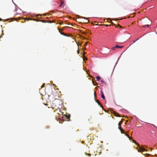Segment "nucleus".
Listing matches in <instances>:
<instances>
[{"mask_svg": "<svg viewBox=\"0 0 157 157\" xmlns=\"http://www.w3.org/2000/svg\"><path fill=\"white\" fill-rule=\"evenodd\" d=\"M46 16V15L43 16L42 15H40L39 14H38L36 15V17L37 18H39V19H40V18L48 19V18H51V17L49 16H50V15H48V16L46 17L45 18H44V17H42V16Z\"/></svg>", "mask_w": 157, "mask_h": 157, "instance_id": "nucleus-1", "label": "nucleus"}, {"mask_svg": "<svg viewBox=\"0 0 157 157\" xmlns=\"http://www.w3.org/2000/svg\"><path fill=\"white\" fill-rule=\"evenodd\" d=\"M36 21H40L43 23L48 22V23H52L54 22V21H51V20H47L48 21H47V20H36Z\"/></svg>", "mask_w": 157, "mask_h": 157, "instance_id": "nucleus-2", "label": "nucleus"}, {"mask_svg": "<svg viewBox=\"0 0 157 157\" xmlns=\"http://www.w3.org/2000/svg\"><path fill=\"white\" fill-rule=\"evenodd\" d=\"M138 151L139 152H141V151H147V150L144 148L140 147H139V149H138Z\"/></svg>", "mask_w": 157, "mask_h": 157, "instance_id": "nucleus-3", "label": "nucleus"}, {"mask_svg": "<svg viewBox=\"0 0 157 157\" xmlns=\"http://www.w3.org/2000/svg\"><path fill=\"white\" fill-rule=\"evenodd\" d=\"M123 119H121V120L119 123L118 124V129L121 128V125L123 123Z\"/></svg>", "mask_w": 157, "mask_h": 157, "instance_id": "nucleus-4", "label": "nucleus"}, {"mask_svg": "<svg viewBox=\"0 0 157 157\" xmlns=\"http://www.w3.org/2000/svg\"><path fill=\"white\" fill-rule=\"evenodd\" d=\"M123 47V46H119L118 45H116L115 47H113L112 48V49L113 50H114L115 48H122Z\"/></svg>", "mask_w": 157, "mask_h": 157, "instance_id": "nucleus-5", "label": "nucleus"}, {"mask_svg": "<svg viewBox=\"0 0 157 157\" xmlns=\"http://www.w3.org/2000/svg\"><path fill=\"white\" fill-rule=\"evenodd\" d=\"M95 101L98 103V105L101 106V107H103L102 105H101V103L98 100H95Z\"/></svg>", "mask_w": 157, "mask_h": 157, "instance_id": "nucleus-6", "label": "nucleus"}, {"mask_svg": "<svg viewBox=\"0 0 157 157\" xmlns=\"http://www.w3.org/2000/svg\"><path fill=\"white\" fill-rule=\"evenodd\" d=\"M66 118L67 121H69L70 120V115H66Z\"/></svg>", "mask_w": 157, "mask_h": 157, "instance_id": "nucleus-7", "label": "nucleus"}, {"mask_svg": "<svg viewBox=\"0 0 157 157\" xmlns=\"http://www.w3.org/2000/svg\"><path fill=\"white\" fill-rule=\"evenodd\" d=\"M22 18H21V17H19V19H17V18H7L6 20H21V19Z\"/></svg>", "mask_w": 157, "mask_h": 157, "instance_id": "nucleus-8", "label": "nucleus"}, {"mask_svg": "<svg viewBox=\"0 0 157 157\" xmlns=\"http://www.w3.org/2000/svg\"><path fill=\"white\" fill-rule=\"evenodd\" d=\"M151 22H150L149 23V24L150 25L148 24V25H144L143 26V27H144V28H145L146 26L148 28L149 27L150 25H151Z\"/></svg>", "mask_w": 157, "mask_h": 157, "instance_id": "nucleus-9", "label": "nucleus"}, {"mask_svg": "<svg viewBox=\"0 0 157 157\" xmlns=\"http://www.w3.org/2000/svg\"><path fill=\"white\" fill-rule=\"evenodd\" d=\"M113 114L116 117H120L119 114L115 112H113Z\"/></svg>", "mask_w": 157, "mask_h": 157, "instance_id": "nucleus-10", "label": "nucleus"}, {"mask_svg": "<svg viewBox=\"0 0 157 157\" xmlns=\"http://www.w3.org/2000/svg\"><path fill=\"white\" fill-rule=\"evenodd\" d=\"M59 32L60 33V34H61L63 35H64L65 36H67V34H65V33H62V32H61V30H60V29H59Z\"/></svg>", "mask_w": 157, "mask_h": 157, "instance_id": "nucleus-11", "label": "nucleus"}, {"mask_svg": "<svg viewBox=\"0 0 157 157\" xmlns=\"http://www.w3.org/2000/svg\"><path fill=\"white\" fill-rule=\"evenodd\" d=\"M77 18H78V19H80V18H84V19H86V18L84 17H80L79 16H77L76 17V19H77Z\"/></svg>", "mask_w": 157, "mask_h": 157, "instance_id": "nucleus-12", "label": "nucleus"}, {"mask_svg": "<svg viewBox=\"0 0 157 157\" xmlns=\"http://www.w3.org/2000/svg\"><path fill=\"white\" fill-rule=\"evenodd\" d=\"M101 98L104 99H105V97L104 96V95L103 94V93L102 91H101Z\"/></svg>", "mask_w": 157, "mask_h": 157, "instance_id": "nucleus-13", "label": "nucleus"}, {"mask_svg": "<svg viewBox=\"0 0 157 157\" xmlns=\"http://www.w3.org/2000/svg\"><path fill=\"white\" fill-rule=\"evenodd\" d=\"M120 130V131L121 132L122 134H125V133L124 132V131L122 129L121 127V128L119 129Z\"/></svg>", "mask_w": 157, "mask_h": 157, "instance_id": "nucleus-14", "label": "nucleus"}, {"mask_svg": "<svg viewBox=\"0 0 157 157\" xmlns=\"http://www.w3.org/2000/svg\"><path fill=\"white\" fill-rule=\"evenodd\" d=\"M96 78H97V80L98 81L100 80V79H101V77L99 76H98L96 77Z\"/></svg>", "mask_w": 157, "mask_h": 157, "instance_id": "nucleus-15", "label": "nucleus"}, {"mask_svg": "<svg viewBox=\"0 0 157 157\" xmlns=\"http://www.w3.org/2000/svg\"><path fill=\"white\" fill-rule=\"evenodd\" d=\"M24 20H36L35 18H24Z\"/></svg>", "mask_w": 157, "mask_h": 157, "instance_id": "nucleus-16", "label": "nucleus"}, {"mask_svg": "<svg viewBox=\"0 0 157 157\" xmlns=\"http://www.w3.org/2000/svg\"><path fill=\"white\" fill-rule=\"evenodd\" d=\"M124 18H121V19H111L110 18H108L107 19V20H122Z\"/></svg>", "mask_w": 157, "mask_h": 157, "instance_id": "nucleus-17", "label": "nucleus"}, {"mask_svg": "<svg viewBox=\"0 0 157 157\" xmlns=\"http://www.w3.org/2000/svg\"><path fill=\"white\" fill-rule=\"evenodd\" d=\"M63 3H64V2L63 1H62L61 2L60 5H59V7H60L61 6L63 5Z\"/></svg>", "mask_w": 157, "mask_h": 157, "instance_id": "nucleus-18", "label": "nucleus"}, {"mask_svg": "<svg viewBox=\"0 0 157 157\" xmlns=\"http://www.w3.org/2000/svg\"><path fill=\"white\" fill-rule=\"evenodd\" d=\"M133 17V16H132V17H130V16H128V17H124V19L129 18H130V17L132 18V17Z\"/></svg>", "mask_w": 157, "mask_h": 157, "instance_id": "nucleus-19", "label": "nucleus"}, {"mask_svg": "<svg viewBox=\"0 0 157 157\" xmlns=\"http://www.w3.org/2000/svg\"><path fill=\"white\" fill-rule=\"evenodd\" d=\"M44 85H45V84L44 83L42 85V86H41V88H43V87H44Z\"/></svg>", "mask_w": 157, "mask_h": 157, "instance_id": "nucleus-20", "label": "nucleus"}, {"mask_svg": "<svg viewBox=\"0 0 157 157\" xmlns=\"http://www.w3.org/2000/svg\"><path fill=\"white\" fill-rule=\"evenodd\" d=\"M84 59V60H86L87 59V58L86 57H85V56L84 57V59Z\"/></svg>", "mask_w": 157, "mask_h": 157, "instance_id": "nucleus-21", "label": "nucleus"}, {"mask_svg": "<svg viewBox=\"0 0 157 157\" xmlns=\"http://www.w3.org/2000/svg\"><path fill=\"white\" fill-rule=\"evenodd\" d=\"M136 144L138 147H140V145L139 144L137 143V142H136Z\"/></svg>", "mask_w": 157, "mask_h": 157, "instance_id": "nucleus-22", "label": "nucleus"}, {"mask_svg": "<svg viewBox=\"0 0 157 157\" xmlns=\"http://www.w3.org/2000/svg\"><path fill=\"white\" fill-rule=\"evenodd\" d=\"M85 153L86 155H88L89 156H90V155H90V154H87V153Z\"/></svg>", "mask_w": 157, "mask_h": 157, "instance_id": "nucleus-23", "label": "nucleus"}, {"mask_svg": "<svg viewBox=\"0 0 157 157\" xmlns=\"http://www.w3.org/2000/svg\"><path fill=\"white\" fill-rule=\"evenodd\" d=\"M88 43V42H86L85 43V44H84V46H86L87 45V44Z\"/></svg>", "mask_w": 157, "mask_h": 157, "instance_id": "nucleus-24", "label": "nucleus"}, {"mask_svg": "<svg viewBox=\"0 0 157 157\" xmlns=\"http://www.w3.org/2000/svg\"><path fill=\"white\" fill-rule=\"evenodd\" d=\"M132 141L133 143H134L135 144L136 143V141L134 140H132Z\"/></svg>", "mask_w": 157, "mask_h": 157, "instance_id": "nucleus-25", "label": "nucleus"}, {"mask_svg": "<svg viewBox=\"0 0 157 157\" xmlns=\"http://www.w3.org/2000/svg\"><path fill=\"white\" fill-rule=\"evenodd\" d=\"M126 136L128 137L129 136V135L127 134H125Z\"/></svg>", "mask_w": 157, "mask_h": 157, "instance_id": "nucleus-26", "label": "nucleus"}, {"mask_svg": "<svg viewBox=\"0 0 157 157\" xmlns=\"http://www.w3.org/2000/svg\"><path fill=\"white\" fill-rule=\"evenodd\" d=\"M77 52L78 54L79 53V48H78V49L77 50Z\"/></svg>", "mask_w": 157, "mask_h": 157, "instance_id": "nucleus-27", "label": "nucleus"}, {"mask_svg": "<svg viewBox=\"0 0 157 157\" xmlns=\"http://www.w3.org/2000/svg\"><path fill=\"white\" fill-rule=\"evenodd\" d=\"M128 138L129 139V140H131L132 139V138L130 137L129 136Z\"/></svg>", "mask_w": 157, "mask_h": 157, "instance_id": "nucleus-28", "label": "nucleus"}, {"mask_svg": "<svg viewBox=\"0 0 157 157\" xmlns=\"http://www.w3.org/2000/svg\"><path fill=\"white\" fill-rule=\"evenodd\" d=\"M86 22H87V23L88 22H90V20H86Z\"/></svg>", "mask_w": 157, "mask_h": 157, "instance_id": "nucleus-29", "label": "nucleus"}, {"mask_svg": "<svg viewBox=\"0 0 157 157\" xmlns=\"http://www.w3.org/2000/svg\"><path fill=\"white\" fill-rule=\"evenodd\" d=\"M92 83H93V84H94V85H95L94 84V82L93 80L92 81Z\"/></svg>", "mask_w": 157, "mask_h": 157, "instance_id": "nucleus-30", "label": "nucleus"}, {"mask_svg": "<svg viewBox=\"0 0 157 157\" xmlns=\"http://www.w3.org/2000/svg\"><path fill=\"white\" fill-rule=\"evenodd\" d=\"M91 23V24H93V25H94V23H93V22H90Z\"/></svg>", "mask_w": 157, "mask_h": 157, "instance_id": "nucleus-31", "label": "nucleus"}, {"mask_svg": "<svg viewBox=\"0 0 157 157\" xmlns=\"http://www.w3.org/2000/svg\"><path fill=\"white\" fill-rule=\"evenodd\" d=\"M101 82H104V81L103 80H101Z\"/></svg>", "mask_w": 157, "mask_h": 157, "instance_id": "nucleus-32", "label": "nucleus"}, {"mask_svg": "<svg viewBox=\"0 0 157 157\" xmlns=\"http://www.w3.org/2000/svg\"><path fill=\"white\" fill-rule=\"evenodd\" d=\"M146 19L145 20H147V19H149V18H147V17H146Z\"/></svg>", "mask_w": 157, "mask_h": 157, "instance_id": "nucleus-33", "label": "nucleus"}, {"mask_svg": "<svg viewBox=\"0 0 157 157\" xmlns=\"http://www.w3.org/2000/svg\"><path fill=\"white\" fill-rule=\"evenodd\" d=\"M83 53L84 54H83V55H84L86 53L85 52H84Z\"/></svg>", "mask_w": 157, "mask_h": 157, "instance_id": "nucleus-34", "label": "nucleus"}, {"mask_svg": "<svg viewBox=\"0 0 157 157\" xmlns=\"http://www.w3.org/2000/svg\"><path fill=\"white\" fill-rule=\"evenodd\" d=\"M94 23H97V22H96V21H94Z\"/></svg>", "mask_w": 157, "mask_h": 157, "instance_id": "nucleus-35", "label": "nucleus"}, {"mask_svg": "<svg viewBox=\"0 0 157 157\" xmlns=\"http://www.w3.org/2000/svg\"><path fill=\"white\" fill-rule=\"evenodd\" d=\"M94 95L96 94V93H94Z\"/></svg>", "mask_w": 157, "mask_h": 157, "instance_id": "nucleus-36", "label": "nucleus"}, {"mask_svg": "<svg viewBox=\"0 0 157 157\" xmlns=\"http://www.w3.org/2000/svg\"><path fill=\"white\" fill-rule=\"evenodd\" d=\"M0 20H2V19L0 18Z\"/></svg>", "mask_w": 157, "mask_h": 157, "instance_id": "nucleus-37", "label": "nucleus"}, {"mask_svg": "<svg viewBox=\"0 0 157 157\" xmlns=\"http://www.w3.org/2000/svg\"><path fill=\"white\" fill-rule=\"evenodd\" d=\"M106 25V26H108V25Z\"/></svg>", "mask_w": 157, "mask_h": 157, "instance_id": "nucleus-38", "label": "nucleus"}, {"mask_svg": "<svg viewBox=\"0 0 157 157\" xmlns=\"http://www.w3.org/2000/svg\"><path fill=\"white\" fill-rule=\"evenodd\" d=\"M69 19H70L71 18V17H69Z\"/></svg>", "mask_w": 157, "mask_h": 157, "instance_id": "nucleus-39", "label": "nucleus"}, {"mask_svg": "<svg viewBox=\"0 0 157 157\" xmlns=\"http://www.w3.org/2000/svg\"><path fill=\"white\" fill-rule=\"evenodd\" d=\"M110 21H111L112 20H109Z\"/></svg>", "mask_w": 157, "mask_h": 157, "instance_id": "nucleus-40", "label": "nucleus"}]
</instances>
